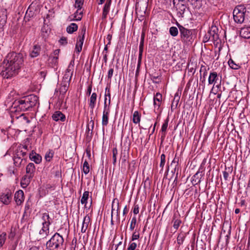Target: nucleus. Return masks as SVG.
<instances>
[{
	"label": "nucleus",
	"instance_id": "nucleus-52",
	"mask_svg": "<svg viewBox=\"0 0 250 250\" xmlns=\"http://www.w3.org/2000/svg\"><path fill=\"white\" fill-rule=\"evenodd\" d=\"M73 71H70L66 70L65 74L63 77V78L68 79V80H71L72 75H73Z\"/></svg>",
	"mask_w": 250,
	"mask_h": 250
},
{
	"label": "nucleus",
	"instance_id": "nucleus-49",
	"mask_svg": "<svg viewBox=\"0 0 250 250\" xmlns=\"http://www.w3.org/2000/svg\"><path fill=\"white\" fill-rule=\"evenodd\" d=\"M108 44H107L105 46H104V51H103V53H104V57H103V60L104 61V62L105 63H106L107 62V51H108Z\"/></svg>",
	"mask_w": 250,
	"mask_h": 250
},
{
	"label": "nucleus",
	"instance_id": "nucleus-31",
	"mask_svg": "<svg viewBox=\"0 0 250 250\" xmlns=\"http://www.w3.org/2000/svg\"><path fill=\"white\" fill-rule=\"evenodd\" d=\"M78 25L75 23H72L66 28V31L69 34H72L78 29Z\"/></svg>",
	"mask_w": 250,
	"mask_h": 250
},
{
	"label": "nucleus",
	"instance_id": "nucleus-62",
	"mask_svg": "<svg viewBox=\"0 0 250 250\" xmlns=\"http://www.w3.org/2000/svg\"><path fill=\"white\" fill-rule=\"evenodd\" d=\"M74 65V60L71 61L68 68H67V70L70 71H73V67Z\"/></svg>",
	"mask_w": 250,
	"mask_h": 250
},
{
	"label": "nucleus",
	"instance_id": "nucleus-27",
	"mask_svg": "<svg viewBox=\"0 0 250 250\" xmlns=\"http://www.w3.org/2000/svg\"><path fill=\"white\" fill-rule=\"evenodd\" d=\"M97 96V94L96 93H93L90 98L89 106L90 109L92 110V112H93V109L96 105Z\"/></svg>",
	"mask_w": 250,
	"mask_h": 250
},
{
	"label": "nucleus",
	"instance_id": "nucleus-16",
	"mask_svg": "<svg viewBox=\"0 0 250 250\" xmlns=\"http://www.w3.org/2000/svg\"><path fill=\"white\" fill-rule=\"evenodd\" d=\"M26 155V152L23 150V147L21 146H20L15 150L13 157L27 158Z\"/></svg>",
	"mask_w": 250,
	"mask_h": 250
},
{
	"label": "nucleus",
	"instance_id": "nucleus-18",
	"mask_svg": "<svg viewBox=\"0 0 250 250\" xmlns=\"http://www.w3.org/2000/svg\"><path fill=\"white\" fill-rule=\"evenodd\" d=\"M13 159L15 166L19 167L24 166L26 162V158L13 157Z\"/></svg>",
	"mask_w": 250,
	"mask_h": 250
},
{
	"label": "nucleus",
	"instance_id": "nucleus-60",
	"mask_svg": "<svg viewBox=\"0 0 250 250\" xmlns=\"http://www.w3.org/2000/svg\"><path fill=\"white\" fill-rule=\"evenodd\" d=\"M114 199H116L115 201H117V219L119 222L120 221V217H119V213H120V206H119V203L118 202V200L116 198H115Z\"/></svg>",
	"mask_w": 250,
	"mask_h": 250
},
{
	"label": "nucleus",
	"instance_id": "nucleus-54",
	"mask_svg": "<svg viewBox=\"0 0 250 250\" xmlns=\"http://www.w3.org/2000/svg\"><path fill=\"white\" fill-rule=\"evenodd\" d=\"M140 238V233L138 231L135 230L132 234L131 241H134Z\"/></svg>",
	"mask_w": 250,
	"mask_h": 250
},
{
	"label": "nucleus",
	"instance_id": "nucleus-56",
	"mask_svg": "<svg viewBox=\"0 0 250 250\" xmlns=\"http://www.w3.org/2000/svg\"><path fill=\"white\" fill-rule=\"evenodd\" d=\"M107 98H104V111L103 112H110V108H109V104H108V106H107Z\"/></svg>",
	"mask_w": 250,
	"mask_h": 250
},
{
	"label": "nucleus",
	"instance_id": "nucleus-33",
	"mask_svg": "<svg viewBox=\"0 0 250 250\" xmlns=\"http://www.w3.org/2000/svg\"><path fill=\"white\" fill-rule=\"evenodd\" d=\"M186 237V233L184 232H181L178 235V237L177 238V244L179 246H180L181 245L183 244L184 241L185 240V238Z\"/></svg>",
	"mask_w": 250,
	"mask_h": 250
},
{
	"label": "nucleus",
	"instance_id": "nucleus-29",
	"mask_svg": "<svg viewBox=\"0 0 250 250\" xmlns=\"http://www.w3.org/2000/svg\"><path fill=\"white\" fill-rule=\"evenodd\" d=\"M110 112H103L102 124L103 127L106 126L108 124L109 115Z\"/></svg>",
	"mask_w": 250,
	"mask_h": 250
},
{
	"label": "nucleus",
	"instance_id": "nucleus-41",
	"mask_svg": "<svg viewBox=\"0 0 250 250\" xmlns=\"http://www.w3.org/2000/svg\"><path fill=\"white\" fill-rule=\"evenodd\" d=\"M200 182V178L199 177V172H197L192 177V183L196 185Z\"/></svg>",
	"mask_w": 250,
	"mask_h": 250
},
{
	"label": "nucleus",
	"instance_id": "nucleus-6",
	"mask_svg": "<svg viewBox=\"0 0 250 250\" xmlns=\"http://www.w3.org/2000/svg\"><path fill=\"white\" fill-rule=\"evenodd\" d=\"M11 122H15L18 126L21 128L26 127L30 122V120L25 116V114H21L19 116L15 117L14 115H11Z\"/></svg>",
	"mask_w": 250,
	"mask_h": 250
},
{
	"label": "nucleus",
	"instance_id": "nucleus-17",
	"mask_svg": "<svg viewBox=\"0 0 250 250\" xmlns=\"http://www.w3.org/2000/svg\"><path fill=\"white\" fill-rule=\"evenodd\" d=\"M111 3V0H106V3H105L103 10L102 19L103 20L105 19L106 18L107 15L109 11Z\"/></svg>",
	"mask_w": 250,
	"mask_h": 250
},
{
	"label": "nucleus",
	"instance_id": "nucleus-26",
	"mask_svg": "<svg viewBox=\"0 0 250 250\" xmlns=\"http://www.w3.org/2000/svg\"><path fill=\"white\" fill-rule=\"evenodd\" d=\"M174 6L178 10V13L180 16L183 17L187 8L186 5L184 3L177 2Z\"/></svg>",
	"mask_w": 250,
	"mask_h": 250
},
{
	"label": "nucleus",
	"instance_id": "nucleus-28",
	"mask_svg": "<svg viewBox=\"0 0 250 250\" xmlns=\"http://www.w3.org/2000/svg\"><path fill=\"white\" fill-rule=\"evenodd\" d=\"M42 219L43 221L42 224L50 225L52 223L51 219L48 213L45 212L42 213Z\"/></svg>",
	"mask_w": 250,
	"mask_h": 250
},
{
	"label": "nucleus",
	"instance_id": "nucleus-55",
	"mask_svg": "<svg viewBox=\"0 0 250 250\" xmlns=\"http://www.w3.org/2000/svg\"><path fill=\"white\" fill-rule=\"evenodd\" d=\"M61 45L65 46L67 44V39L66 37H62L59 41Z\"/></svg>",
	"mask_w": 250,
	"mask_h": 250
},
{
	"label": "nucleus",
	"instance_id": "nucleus-1",
	"mask_svg": "<svg viewBox=\"0 0 250 250\" xmlns=\"http://www.w3.org/2000/svg\"><path fill=\"white\" fill-rule=\"evenodd\" d=\"M23 62L22 54L12 52L9 53L0 66V74L5 79H10L17 75Z\"/></svg>",
	"mask_w": 250,
	"mask_h": 250
},
{
	"label": "nucleus",
	"instance_id": "nucleus-39",
	"mask_svg": "<svg viewBox=\"0 0 250 250\" xmlns=\"http://www.w3.org/2000/svg\"><path fill=\"white\" fill-rule=\"evenodd\" d=\"M83 170L85 174H87L89 172V165L86 160H85L83 167Z\"/></svg>",
	"mask_w": 250,
	"mask_h": 250
},
{
	"label": "nucleus",
	"instance_id": "nucleus-2",
	"mask_svg": "<svg viewBox=\"0 0 250 250\" xmlns=\"http://www.w3.org/2000/svg\"><path fill=\"white\" fill-rule=\"evenodd\" d=\"M38 104H39L38 97L35 95H30L15 101L12 112L29 110Z\"/></svg>",
	"mask_w": 250,
	"mask_h": 250
},
{
	"label": "nucleus",
	"instance_id": "nucleus-11",
	"mask_svg": "<svg viewBox=\"0 0 250 250\" xmlns=\"http://www.w3.org/2000/svg\"><path fill=\"white\" fill-rule=\"evenodd\" d=\"M218 29L215 26H212L210 29L208 31V34L206 36H208V40L212 41H217L218 39V35L216 31Z\"/></svg>",
	"mask_w": 250,
	"mask_h": 250
},
{
	"label": "nucleus",
	"instance_id": "nucleus-36",
	"mask_svg": "<svg viewBox=\"0 0 250 250\" xmlns=\"http://www.w3.org/2000/svg\"><path fill=\"white\" fill-rule=\"evenodd\" d=\"M228 64L229 67L233 69H238L240 68V66L235 63L233 60L230 59L228 61Z\"/></svg>",
	"mask_w": 250,
	"mask_h": 250
},
{
	"label": "nucleus",
	"instance_id": "nucleus-14",
	"mask_svg": "<svg viewBox=\"0 0 250 250\" xmlns=\"http://www.w3.org/2000/svg\"><path fill=\"white\" fill-rule=\"evenodd\" d=\"M12 200V194L10 192L3 193L0 196V201L5 205L10 204Z\"/></svg>",
	"mask_w": 250,
	"mask_h": 250
},
{
	"label": "nucleus",
	"instance_id": "nucleus-7",
	"mask_svg": "<svg viewBox=\"0 0 250 250\" xmlns=\"http://www.w3.org/2000/svg\"><path fill=\"white\" fill-rule=\"evenodd\" d=\"M86 32V27H83L79 33L78 37L77 39V42L75 46V50L79 54L82 51L84 40V36Z\"/></svg>",
	"mask_w": 250,
	"mask_h": 250
},
{
	"label": "nucleus",
	"instance_id": "nucleus-20",
	"mask_svg": "<svg viewBox=\"0 0 250 250\" xmlns=\"http://www.w3.org/2000/svg\"><path fill=\"white\" fill-rule=\"evenodd\" d=\"M169 119L167 117L164 121V123H163L162 127H161V132H162V135L161 137V141L163 142L166 137V132L168 126V124Z\"/></svg>",
	"mask_w": 250,
	"mask_h": 250
},
{
	"label": "nucleus",
	"instance_id": "nucleus-25",
	"mask_svg": "<svg viewBox=\"0 0 250 250\" xmlns=\"http://www.w3.org/2000/svg\"><path fill=\"white\" fill-rule=\"evenodd\" d=\"M31 160L33 161L36 164H40L42 161V157L38 154L34 152L33 151L29 155Z\"/></svg>",
	"mask_w": 250,
	"mask_h": 250
},
{
	"label": "nucleus",
	"instance_id": "nucleus-10",
	"mask_svg": "<svg viewBox=\"0 0 250 250\" xmlns=\"http://www.w3.org/2000/svg\"><path fill=\"white\" fill-rule=\"evenodd\" d=\"M219 80V75L216 72L211 71L209 73L208 78V84H213V86H214L216 83H218Z\"/></svg>",
	"mask_w": 250,
	"mask_h": 250
},
{
	"label": "nucleus",
	"instance_id": "nucleus-45",
	"mask_svg": "<svg viewBox=\"0 0 250 250\" xmlns=\"http://www.w3.org/2000/svg\"><path fill=\"white\" fill-rule=\"evenodd\" d=\"M90 218L88 216H85L83 220V227H85L86 229H87L88 224L90 222Z\"/></svg>",
	"mask_w": 250,
	"mask_h": 250
},
{
	"label": "nucleus",
	"instance_id": "nucleus-30",
	"mask_svg": "<svg viewBox=\"0 0 250 250\" xmlns=\"http://www.w3.org/2000/svg\"><path fill=\"white\" fill-rule=\"evenodd\" d=\"M32 178H29L26 175H24L21 179V184L22 188H26L30 183Z\"/></svg>",
	"mask_w": 250,
	"mask_h": 250
},
{
	"label": "nucleus",
	"instance_id": "nucleus-63",
	"mask_svg": "<svg viewBox=\"0 0 250 250\" xmlns=\"http://www.w3.org/2000/svg\"><path fill=\"white\" fill-rule=\"evenodd\" d=\"M139 211V207L138 205L134 204L133 209V212L134 214H137Z\"/></svg>",
	"mask_w": 250,
	"mask_h": 250
},
{
	"label": "nucleus",
	"instance_id": "nucleus-64",
	"mask_svg": "<svg viewBox=\"0 0 250 250\" xmlns=\"http://www.w3.org/2000/svg\"><path fill=\"white\" fill-rule=\"evenodd\" d=\"M113 71H114V70H113V68L109 69V70H108V75H107L108 79H111V78L112 77V76H113Z\"/></svg>",
	"mask_w": 250,
	"mask_h": 250
},
{
	"label": "nucleus",
	"instance_id": "nucleus-32",
	"mask_svg": "<svg viewBox=\"0 0 250 250\" xmlns=\"http://www.w3.org/2000/svg\"><path fill=\"white\" fill-rule=\"evenodd\" d=\"M141 120V115L138 111H135L133 115V122L134 124H138Z\"/></svg>",
	"mask_w": 250,
	"mask_h": 250
},
{
	"label": "nucleus",
	"instance_id": "nucleus-51",
	"mask_svg": "<svg viewBox=\"0 0 250 250\" xmlns=\"http://www.w3.org/2000/svg\"><path fill=\"white\" fill-rule=\"evenodd\" d=\"M60 49H56L54 51V56L52 58V61L55 63L57 62V60L58 59V56L60 53Z\"/></svg>",
	"mask_w": 250,
	"mask_h": 250
},
{
	"label": "nucleus",
	"instance_id": "nucleus-58",
	"mask_svg": "<svg viewBox=\"0 0 250 250\" xmlns=\"http://www.w3.org/2000/svg\"><path fill=\"white\" fill-rule=\"evenodd\" d=\"M144 42L143 41H140V45H139V55L142 56L143 55V49H144Z\"/></svg>",
	"mask_w": 250,
	"mask_h": 250
},
{
	"label": "nucleus",
	"instance_id": "nucleus-38",
	"mask_svg": "<svg viewBox=\"0 0 250 250\" xmlns=\"http://www.w3.org/2000/svg\"><path fill=\"white\" fill-rule=\"evenodd\" d=\"M173 228L176 229H178L179 228L180 224L182 223V221L179 219H176L175 216H174L173 219Z\"/></svg>",
	"mask_w": 250,
	"mask_h": 250
},
{
	"label": "nucleus",
	"instance_id": "nucleus-59",
	"mask_svg": "<svg viewBox=\"0 0 250 250\" xmlns=\"http://www.w3.org/2000/svg\"><path fill=\"white\" fill-rule=\"evenodd\" d=\"M232 170V168L231 167H229V171H224L223 172V177H224V178L225 179V180H228V178L229 177V172H231V171Z\"/></svg>",
	"mask_w": 250,
	"mask_h": 250
},
{
	"label": "nucleus",
	"instance_id": "nucleus-15",
	"mask_svg": "<svg viewBox=\"0 0 250 250\" xmlns=\"http://www.w3.org/2000/svg\"><path fill=\"white\" fill-rule=\"evenodd\" d=\"M52 119L56 122H63L65 121L66 117L64 114L60 111H55L52 115Z\"/></svg>",
	"mask_w": 250,
	"mask_h": 250
},
{
	"label": "nucleus",
	"instance_id": "nucleus-9",
	"mask_svg": "<svg viewBox=\"0 0 250 250\" xmlns=\"http://www.w3.org/2000/svg\"><path fill=\"white\" fill-rule=\"evenodd\" d=\"M162 101V95L161 93L157 92L154 95L153 98V105L154 111L156 112H161V109L160 106Z\"/></svg>",
	"mask_w": 250,
	"mask_h": 250
},
{
	"label": "nucleus",
	"instance_id": "nucleus-61",
	"mask_svg": "<svg viewBox=\"0 0 250 250\" xmlns=\"http://www.w3.org/2000/svg\"><path fill=\"white\" fill-rule=\"evenodd\" d=\"M68 87L61 86L60 88V93L61 94L64 95L67 91Z\"/></svg>",
	"mask_w": 250,
	"mask_h": 250
},
{
	"label": "nucleus",
	"instance_id": "nucleus-48",
	"mask_svg": "<svg viewBox=\"0 0 250 250\" xmlns=\"http://www.w3.org/2000/svg\"><path fill=\"white\" fill-rule=\"evenodd\" d=\"M136 222H137L136 218L135 216H134L132 218L131 222H130V224L129 229L131 230H133L134 229L136 224Z\"/></svg>",
	"mask_w": 250,
	"mask_h": 250
},
{
	"label": "nucleus",
	"instance_id": "nucleus-4",
	"mask_svg": "<svg viewBox=\"0 0 250 250\" xmlns=\"http://www.w3.org/2000/svg\"><path fill=\"white\" fill-rule=\"evenodd\" d=\"M177 25L179 29L182 41L187 43H191L194 40L193 31L186 28L178 22H177Z\"/></svg>",
	"mask_w": 250,
	"mask_h": 250
},
{
	"label": "nucleus",
	"instance_id": "nucleus-44",
	"mask_svg": "<svg viewBox=\"0 0 250 250\" xmlns=\"http://www.w3.org/2000/svg\"><path fill=\"white\" fill-rule=\"evenodd\" d=\"M112 153H113V164L115 165L116 163L117 160V155L118 154V150L117 148H113L112 149Z\"/></svg>",
	"mask_w": 250,
	"mask_h": 250
},
{
	"label": "nucleus",
	"instance_id": "nucleus-46",
	"mask_svg": "<svg viewBox=\"0 0 250 250\" xmlns=\"http://www.w3.org/2000/svg\"><path fill=\"white\" fill-rule=\"evenodd\" d=\"M54 152L52 150H49L45 155V159L47 161L49 162L53 157Z\"/></svg>",
	"mask_w": 250,
	"mask_h": 250
},
{
	"label": "nucleus",
	"instance_id": "nucleus-5",
	"mask_svg": "<svg viewBox=\"0 0 250 250\" xmlns=\"http://www.w3.org/2000/svg\"><path fill=\"white\" fill-rule=\"evenodd\" d=\"M246 9L243 5L237 6L233 11L234 21L237 23H242L244 22L245 17Z\"/></svg>",
	"mask_w": 250,
	"mask_h": 250
},
{
	"label": "nucleus",
	"instance_id": "nucleus-34",
	"mask_svg": "<svg viewBox=\"0 0 250 250\" xmlns=\"http://www.w3.org/2000/svg\"><path fill=\"white\" fill-rule=\"evenodd\" d=\"M34 15V12L31 9L30 7H29L26 11L25 13V15L24 17V20L29 21L30 19L33 17Z\"/></svg>",
	"mask_w": 250,
	"mask_h": 250
},
{
	"label": "nucleus",
	"instance_id": "nucleus-37",
	"mask_svg": "<svg viewBox=\"0 0 250 250\" xmlns=\"http://www.w3.org/2000/svg\"><path fill=\"white\" fill-rule=\"evenodd\" d=\"M194 8L198 9L200 7V1L199 0H188Z\"/></svg>",
	"mask_w": 250,
	"mask_h": 250
},
{
	"label": "nucleus",
	"instance_id": "nucleus-21",
	"mask_svg": "<svg viewBox=\"0 0 250 250\" xmlns=\"http://www.w3.org/2000/svg\"><path fill=\"white\" fill-rule=\"evenodd\" d=\"M42 228L39 231V234L42 238H46L49 233V226L48 225L42 224Z\"/></svg>",
	"mask_w": 250,
	"mask_h": 250
},
{
	"label": "nucleus",
	"instance_id": "nucleus-47",
	"mask_svg": "<svg viewBox=\"0 0 250 250\" xmlns=\"http://www.w3.org/2000/svg\"><path fill=\"white\" fill-rule=\"evenodd\" d=\"M166 162V156L164 154H162L161 155V162L160 164V167L161 168V170L162 171L164 168V167L165 166Z\"/></svg>",
	"mask_w": 250,
	"mask_h": 250
},
{
	"label": "nucleus",
	"instance_id": "nucleus-50",
	"mask_svg": "<svg viewBox=\"0 0 250 250\" xmlns=\"http://www.w3.org/2000/svg\"><path fill=\"white\" fill-rule=\"evenodd\" d=\"M9 175L11 176L13 174L16 175L17 173V170L14 167H10L8 169Z\"/></svg>",
	"mask_w": 250,
	"mask_h": 250
},
{
	"label": "nucleus",
	"instance_id": "nucleus-42",
	"mask_svg": "<svg viewBox=\"0 0 250 250\" xmlns=\"http://www.w3.org/2000/svg\"><path fill=\"white\" fill-rule=\"evenodd\" d=\"M6 233L2 232L0 234V248L3 246L6 240Z\"/></svg>",
	"mask_w": 250,
	"mask_h": 250
},
{
	"label": "nucleus",
	"instance_id": "nucleus-43",
	"mask_svg": "<svg viewBox=\"0 0 250 250\" xmlns=\"http://www.w3.org/2000/svg\"><path fill=\"white\" fill-rule=\"evenodd\" d=\"M202 74V77H206L208 72L207 68L205 66L202 65L200 69V75Z\"/></svg>",
	"mask_w": 250,
	"mask_h": 250
},
{
	"label": "nucleus",
	"instance_id": "nucleus-40",
	"mask_svg": "<svg viewBox=\"0 0 250 250\" xmlns=\"http://www.w3.org/2000/svg\"><path fill=\"white\" fill-rule=\"evenodd\" d=\"M169 34L173 37H176L178 34V30L176 27L172 26L169 28Z\"/></svg>",
	"mask_w": 250,
	"mask_h": 250
},
{
	"label": "nucleus",
	"instance_id": "nucleus-24",
	"mask_svg": "<svg viewBox=\"0 0 250 250\" xmlns=\"http://www.w3.org/2000/svg\"><path fill=\"white\" fill-rule=\"evenodd\" d=\"M94 126V121L92 119V118H91V120L88 122L87 125V128H86V134L87 136H89V134H90V137H91L93 135V130Z\"/></svg>",
	"mask_w": 250,
	"mask_h": 250
},
{
	"label": "nucleus",
	"instance_id": "nucleus-8",
	"mask_svg": "<svg viewBox=\"0 0 250 250\" xmlns=\"http://www.w3.org/2000/svg\"><path fill=\"white\" fill-rule=\"evenodd\" d=\"M84 0H76L74 6L75 8H77V11L74 14V17L73 19H70V21H81L82 18L83 11H80L79 13L80 16L77 17V14L79 13V11H80L83 7V4Z\"/></svg>",
	"mask_w": 250,
	"mask_h": 250
},
{
	"label": "nucleus",
	"instance_id": "nucleus-53",
	"mask_svg": "<svg viewBox=\"0 0 250 250\" xmlns=\"http://www.w3.org/2000/svg\"><path fill=\"white\" fill-rule=\"evenodd\" d=\"M105 98H107L108 97V104H110L111 98H110V89L109 88L106 87L105 88Z\"/></svg>",
	"mask_w": 250,
	"mask_h": 250
},
{
	"label": "nucleus",
	"instance_id": "nucleus-35",
	"mask_svg": "<svg viewBox=\"0 0 250 250\" xmlns=\"http://www.w3.org/2000/svg\"><path fill=\"white\" fill-rule=\"evenodd\" d=\"M89 197V192L85 191L83 192L82 197L81 200V203L82 204L86 205L87 203V200Z\"/></svg>",
	"mask_w": 250,
	"mask_h": 250
},
{
	"label": "nucleus",
	"instance_id": "nucleus-22",
	"mask_svg": "<svg viewBox=\"0 0 250 250\" xmlns=\"http://www.w3.org/2000/svg\"><path fill=\"white\" fill-rule=\"evenodd\" d=\"M240 36L244 39L250 38V26L241 28Z\"/></svg>",
	"mask_w": 250,
	"mask_h": 250
},
{
	"label": "nucleus",
	"instance_id": "nucleus-23",
	"mask_svg": "<svg viewBox=\"0 0 250 250\" xmlns=\"http://www.w3.org/2000/svg\"><path fill=\"white\" fill-rule=\"evenodd\" d=\"M7 12L6 9H1L0 10V25H3L7 21Z\"/></svg>",
	"mask_w": 250,
	"mask_h": 250
},
{
	"label": "nucleus",
	"instance_id": "nucleus-3",
	"mask_svg": "<svg viewBox=\"0 0 250 250\" xmlns=\"http://www.w3.org/2000/svg\"><path fill=\"white\" fill-rule=\"evenodd\" d=\"M63 242L62 236L56 232L46 242V247L49 250H60L62 248Z\"/></svg>",
	"mask_w": 250,
	"mask_h": 250
},
{
	"label": "nucleus",
	"instance_id": "nucleus-57",
	"mask_svg": "<svg viewBox=\"0 0 250 250\" xmlns=\"http://www.w3.org/2000/svg\"><path fill=\"white\" fill-rule=\"evenodd\" d=\"M137 247V244L135 242H130L129 244L127 250H135Z\"/></svg>",
	"mask_w": 250,
	"mask_h": 250
},
{
	"label": "nucleus",
	"instance_id": "nucleus-13",
	"mask_svg": "<svg viewBox=\"0 0 250 250\" xmlns=\"http://www.w3.org/2000/svg\"><path fill=\"white\" fill-rule=\"evenodd\" d=\"M35 172V167L33 163H29L26 167V176L29 178H33Z\"/></svg>",
	"mask_w": 250,
	"mask_h": 250
},
{
	"label": "nucleus",
	"instance_id": "nucleus-19",
	"mask_svg": "<svg viewBox=\"0 0 250 250\" xmlns=\"http://www.w3.org/2000/svg\"><path fill=\"white\" fill-rule=\"evenodd\" d=\"M41 51V47L40 45L36 44L33 46L32 51L30 52V56L31 58L38 57Z\"/></svg>",
	"mask_w": 250,
	"mask_h": 250
},
{
	"label": "nucleus",
	"instance_id": "nucleus-12",
	"mask_svg": "<svg viewBox=\"0 0 250 250\" xmlns=\"http://www.w3.org/2000/svg\"><path fill=\"white\" fill-rule=\"evenodd\" d=\"M14 199L17 205H20L24 201V193L22 190H19L16 192Z\"/></svg>",
	"mask_w": 250,
	"mask_h": 250
}]
</instances>
